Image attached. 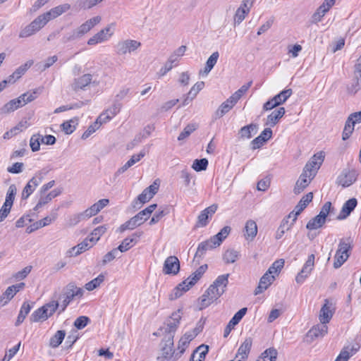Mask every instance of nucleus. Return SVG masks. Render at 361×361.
Masks as SVG:
<instances>
[{"label":"nucleus","instance_id":"57","mask_svg":"<svg viewBox=\"0 0 361 361\" xmlns=\"http://www.w3.org/2000/svg\"><path fill=\"white\" fill-rule=\"evenodd\" d=\"M252 82L250 81L247 84L243 85L240 89L235 92L231 97L236 102L241 98V97L248 90L252 85Z\"/></svg>","mask_w":361,"mask_h":361},{"label":"nucleus","instance_id":"55","mask_svg":"<svg viewBox=\"0 0 361 361\" xmlns=\"http://www.w3.org/2000/svg\"><path fill=\"white\" fill-rule=\"evenodd\" d=\"M104 276L102 274H100L97 278L92 279L90 282L87 283L85 286V288L87 290H93L100 286V284L104 281Z\"/></svg>","mask_w":361,"mask_h":361},{"label":"nucleus","instance_id":"38","mask_svg":"<svg viewBox=\"0 0 361 361\" xmlns=\"http://www.w3.org/2000/svg\"><path fill=\"white\" fill-rule=\"evenodd\" d=\"M108 199H102L86 209L90 217L96 215L109 204Z\"/></svg>","mask_w":361,"mask_h":361},{"label":"nucleus","instance_id":"4","mask_svg":"<svg viewBox=\"0 0 361 361\" xmlns=\"http://www.w3.org/2000/svg\"><path fill=\"white\" fill-rule=\"evenodd\" d=\"M351 238H341L334 256V267L340 268L349 258L353 249Z\"/></svg>","mask_w":361,"mask_h":361},{"label":"nucleus","instance_id":"22","mask_svg":"<svg viewBox=\"0 0 361 361\" xmlns=\"http://www.w3.org/2000/svg\"><path fill=\"white\" fill-rule=\"evenodd\" d=\"M252 344V339L250 337L245 338L244 342L239 347L234 361H243L247 359Z\"/></svg>","mask_w":361,"mask_h":361},{"label":"nucleus","instance_id":"7","mask_svg":"<svg viewBox=\"0 0 361 361\" xmlns=\"http://www.w3.org/2000/svg\"><path fill=\"white\" fill-rule=\"evenodd\" d=\"M331 317H321L320 324L313 326L306 334L304 341L311 343L314 340L323 337L327 334L326 324L330 322Z\"/></svg>","mask_w":361,"mask_h":361},{"label":"nucleus","instance_id":"25","mask_svg":"<svg viewBox=\"0 0 361 361\" xmlns=\"http://www.w3.org/2000/svg\"><path fill=\"white\" fill-rule=\"evenodd\" d=\"M357 204V201L355 198H351L347 200L343 205L341 211L337 219L339 220H343L346 219L350 213L354 210L355 207Z\"/></svg>","mask_w":361,"mask_h":361},{"label":"nucleus","instance_id":"62","mask_svg":"<svg viewBox=\"0 0 361 361\" xmlns=\"http://www.w3.org/2000/svg\"><path fill=\"white\" fill-rule=\"evenodd\" d=\"M113 107L111 106L106 112L102 114L97 118V121L101 125L103 123H106L116 115H112Z\"/></svg>","mask_w":361,"mask_h":361},{"label":"nucleus","instance_id":"10","mask_svg":"<svg viewBox=\"0 0 361 361\" xmlns=\"http://www.w3.org/2000/svg\"><path fill=\"white\" fill-rule=\"evenodd\" d=\"M141 47V43L134 39H125L118 42L116 44V53L118 55H125L137 50Z\"/></svg>","mask_w":361,"mask_h":361},{"label":"nucleus","instance_id":"39","mask_svg":"<svg viewBox=\"0 0 361 361\" xmlns=\"http://www.w3.org/2000/svg\"><path fill=\"white\" fill-rule=\"evenodd\" d=\"M257 125L251 123L240 128L239 134L242 138L250 139L257 132Z\"/></svg>","mask_w":361,"mask_h":361},{"label":"nucleus","instance_id":"20","mask_svg":"<svg viewBox=\"0 0 361 361\" xmlns=\"http://www.w3.org/2000/svg\"><path fill=\"white\" fill-rule=\"evenodd\" d=\"M217 208V204H214L202 210L197 217L196 226H206L208 224V219L212 216V215L216 212Z\"/></svg>","mask_w":361,"mask_h":361},{"label":"nucleus","instance_id":"28","mask_svg":"<svg viewBox=\"0 0 361 361\" xmlns=\"http://www.w3.org/2000/svg\"><path fill=\"white\" fill-rule=\"evenodd\" d=\"M57 214H53L51 216H46L44 219L35 222L33 224H32L30 226L27 227L26 229V232L27 233H31L32 232L44 227L46 226L49 225L52 221H54L56 219Z\"/></svg>","mask_w":361,"mask_h":361},{"label":"nucleus","instance_id":"59","mask_svg":"<svg viewBox=\"0 0 361 361\" xmlns=\"http://www.w3.org/2000/svg\"><path fill=\"white\" fill-rule=\"evenodd\" d=\"M243 317H232L228 324L226 325L224 332V337L226 338L228 336L230 333L233 329H234L235 326L240 322Z\"/></svg>","mask_w":361,"mask_h":361},{"label":"nucleus","instance_id":"37","mask_svg":"<svg viewBox=\"0 0 361 361\" xmlns=\"http://www.w3.org/2000/svg\"><path fill=\"white\" fill-rule=\"evenodd\" d=\"M204 87V82L203 81L196 82L189 91L187 97L183 102V106H185L189 103V101H192L198 94V92L203 89Z\"/></svg>","mask_w":361,"mask_h":361},{"label":"nucleus","instance_id":"46","mask_svg":"<svg viewBox=\"0 0 361 361\" xmlns=\"http://www.w3.org/2000/svg\"><path fill=\"white\" fill-rule=\"evenodd\" d=\"M293 94L291 89H286L281 91L273 98L277 105L283 104Z\"/></svg>","mask_w":361,"mask_h":361},{"label":"nucleus","instance_id":"17","mask_svg":"<svg viewBox=\"0 0 361 361\" xmlns=\"http://www.w3.org/2000/svg\"><path fill=\"white\" fill-rule=\"evenodd\" d=\"M360 345L357 343L345 345L341 350L335 361H348L360 349Z\"/></svg>","mask_w":361,"mask_h":361},{"label":"nucleus","instance_id":"14","mask_svg":"<svg viewBox=\"0 0 361 361\" xmlns=\"http://www.w3.org/2000/svg\"><path fill=\"white\" fill-rule=\"evenodd\" d=\"M357 175V171L354 169H344L338 176L337 183L344 188L348 187L355 182Z\"/></svg>","mask_w":361,"mask_h":361},{"label":"nucleus","instance_id":"24","mask_svg":"<svg viewBox=\"0 0 361 361\" xmlns=\"http://www.w3.org/2000/svg\"><path fill=\"white\" fill-rule=\"evenodd\" d=\"M62 188H55L54 190H51L50 192L46 195H40V198L36 204V206L34 208V210L37 211L40 207L42 206L47 204L49 202L52 200V199L58 197L60 195L62 192Z\"/></svg>","mask_w":361,"mask_h":361},{"label":"nucleus","instance_id":"8","mask_svg":"<svg viewBox=\"0 0 361 361\" xmlns=\"http://www.w3.org/2000/svg\"><path fill=\"white\" fill-rule=\"evenodd\" d=\"M324 153L319 152L314 154L305 164L303 171L309 173L310 180L316 176L318 170L324 160Z\"/></svg>","mask_w":361,"mask_h":361},{"label":"nucleus","instance_id":"29","mask_svg":"<svg viewBox=\"0 0 361 361\" xmlns=\"http://www.w3.org/2000/svg\"><path fill=\"white\" fill-rule=\"evenodd\" d=\"M92 80V75L90 73L84 74L81 77L74 80V82L72 84V88L74 91L83 90L91 83Z\"/></svg>","mask_w":361,"mask_h":361},{"label":"nucleus","instance_id":"6","mask_svg":"<svg viewBox=\"0 0 361 361\" xmlns=\"http://www.w3.org/2000/svg\"><path fill=\"white\" fill-rule=\"evenodd\" d=\"M202 276V274L195 271L173 289V292L169 295V299L173 300L180 297L183 293L188 291L191 287H192Z\"/></svg>","mask_w":361,"mask_h":361},{"label":"nucleus","instance_id":"58","mask_svg":"<svg viewBox=\"0 0 361 361\" xmlns=\"http://www.w3.org/2000/svg\"><path fill=\"white\" fill-rule=\"evenodd\" d=\"M208 166V160L205 158L200 159H195L193 161L192 168L196 171H202L207 169Z\"/></svg>","mask_w":361,"mask_h":361},{"label":"nucleus","instance_id":"35","mask_svg":"<svg viewBox=\"0 0 361 361\" xmlns=\"http://www.w3.org/2000/svg\"><path fill=\"white\" fill-rule=\"evenodd\" d=\"M237 102L231 99V97H230L228 99H227L226 101L223 102L219 108L216 110L215 112L216 118H221L225 114L228 112L236 104Z\"/></svg>","mask_w":361,"mask_h":361},{"label":"nucleus","instance_id":"2","mask_svg":"<svg viewBox=\"0 0 361 361\" xmlns=\"http://www.w3.org/2000/svg\"><path fill=\"white\" fill-rule=\"evenodd\" d=\"M229 274L219 276L204 293L197 300L195 309L202 310L216 301L226 290Z\"/></svg>","mask_w":361,"mask_h":361},{"label":"nucleus","instance_id":"19","mask_svg":"<svg viewBox=\"0 0 361 361\" xmlns=\"http://www.w3.org/2000/svg\"><path fill=\"white\" fill-rule=\"evenodd\" d=\"M335 1L336 0H325L312 16V23H317L320 22L326 13L334 5Z\"/></svg>","mask_w":361,"mask_h":361},{"label":"nucleus","instance_id":"53","mask_svg":"<svg viewBox=\"0 0 361 361\" xmlns=\"http://www.w3.org/2000/svg\"><path fill=\"white\" fill-rule=\"evenodd\" d=\"M335 308L329 300L326 299L325 302L320 310L319 316H333L335 313Z\"/></svg>","mask_w":361,"mask_h":361},{"label":"nucleus","instance_id":"33","mask_svg":"<svg viewBox=\"0 0 361 361\" xmlns=\"http://www.w3.org/2000/svg\"><path fill=\"white\" fill-rule=\"evenodd\" d=\"M257 233V226L254 220H248L245 226V238L247 240H252Z\"/></svg>","mask_w":361,"mask_h":361},{"label":"nucleus","instance_id":"44","mask_svg":"<svg viewBox=\"0 0 361 361\" xmlns=\"http://www.w3.org/2000/svg\"><path fill=\"white\" fill-rule=\"evenodd\" d=\"M78 125V118H75L69 121L63 122L61 125L62 130L67 135H70L74 132Z\"/></svg>","mask_w":361,"mask_h":361},{"label":"nucleus","instance_id":"41","mask_svg":"<svg viewBox=\"0 0 361 361\" xmlns=\"http://www.w3.org/2000/svg\"><path fill=\"white\" fill-rule=\"evenodd\" d=\"M66 336V331L63 330H59L56 334L50 338L49 345L51 348H57L63 342Z\"/></svg>","mask_w":361,"mask_h":361},{"label":"nucleus","instance_id":"47","mask_svg":"<svg viewBox=\"0 0 361 361\" xmlns=\"http://www.w3.org/2000/svg\"><path fill=\"white\" fill-rule=\"evenodd\" d=\"M238 251L233 249L227 250L223 256V259L226 264L234 263L239 257Z\"/></svg>","mask_w":361,"mask_h":361},{"label":"nucleus","instance_id":"42","mask_svg":"<svg viewBox=\"0 0 361 361\" xmlns=\"http://www.w3.org/2000/svg\"><path fill=\"white\" fill-rule=\"evenodd\" d=\"M325 222L326 220L318 214L307 222L306 228L309 230H315L321 228Z\"/></svg>","mask_w":361,"mask_h":361},{"label":"nucleus","instance_id":"18","mask_svg":"<svg viewBox=\"0 0 361 361\" xmlns=\"http://www.w3.org/2000/svg\"><path fill=\"white\" fill-rule=\"evenodd\" d=\"M159 186V185L157 183V181H154L152 185L145 188L140 195H138L137 200L135 201V204H137L139 202L140 204H142L149 201L157 192Z\"/></svg>","mask_w":361,"mask_h":361},{"label":"nucleus","instance_id":"43","mask_svg":"<svg viewBox=\"0 0 361 361\" xmlns=\"http://www.w3.org/2000/svg\"><path fill=\"white\" fill-rule=\"evenodd\" d=\"M106 230L107 226L106 225L99 226L94 228L89 236L91 242L93 244L96 243L100 239L101 236L106 233Z\"/></svg>","mask_w":361,"mask_h":361},{"label":"nucleus","instance_id":"11","mask_svg":"<svg viewBox=\"0 0 361 361\" xmlns=\"http://www.w3.org/2000/svg\"><path fill=\"white\" fill-rule=\"evenodd\" d=\"M361 122V111L351 114L345 124L342 134L343 140L348 139L354 130V126L356 123Z\"/></svg>","mask_w":361,"mask_h":361},{"label":"nucleus","instance_id":"40","mask_svg":"<svg viewBox=\"0 0 361 361\" xmlns=\"http://www.w3.org/2000/svg\"><path fill=\"white\" fill-rule=\"evenodd\" d=\"M231 230L230 226H224L217 234L211 238L214 241L213 243L216 245L217 247L219 246L223 240L228 235Z\"/></svg>","mask_w":361,"mask_h":361},{"label":"nucleus","instance_id":"36","mask_svg":"<svg viewBox=\"0 0 361 361\" xmlns=\"http://www.w3.org/2000/svg\"><path fill=\"white\" fill-rule=\"evenodd\" d=\"M90 218V217L85 209L82 212L70 215L67 219V225L68 226H74L80 221L87 220Z\"/></svg>","mask_w":361,"mask_h":361},{"label":"nucleus","instance_id":"5","mask_svg":"<svg viewBox=\"0 0 361 361\" xmlns=\"http://www.w3.org/2000/svg\"><path fill=\"white\" fill-rule=\"evenodd\" d=\"M83 293L84 290L81 288L77 287L73 283H68L64 288L63 293L57 298L61 307L59 314L64 311L72 300L80 298Z\"/></svg>","mask_w":361,"mask_h":361},{"label":"nucleus","instance_id":"54","mask_svg":"<svg viewBox=\"0 0 361 361\" xmlns=\"http://www.w3.org/2000/svg\"><path fill=\"white\" fill-rule=\"evenodd\" d=\"M139 226H140V224L133 216L122 224L118 229L120 232H123L126 230H133Z\"/></svg>","mask_w":361,"mask_h":361},{"label":"nucleus","instance_id":"51","mask_svg":"<svg viewBox=\"0 0 361 361\" xmlns=\"http://www.w3.org/2000/svg\"><path fill=\"white\" fill-rule=\"evenodd\" d=\"M48 22L49 20H47L44 13H43L42 15H40L37 18H35L30 23V25L33 27V29H35V32H37L42 27H43Z\"/></svg>","mask_w":361,"mask_h":361},{"label":"nucleus","instance_id":"3","mask_svg":"<svg viewBox=\"0 0 361 361\" xmlns=\"http://www.w3.org/2000/svg\"><path fill=\"white\" fill-rule=\"evenodd\" d=\"M101 20V17L97 16L86 20L78 27L65 35L62 39V42L63 43H67L71 41L80 39L85 34L90 32L96 25L99 23Z\"/></svg>","mask_w":361,"mask_h":361},{"label":"nucleus","instance_id":"56","mask_svg":"<svg viewBox=\"0 0 361 361\" xmlns=\"http://www.w3.org/2000/svg\"><path fill=\"white\" fill-rule=\"evenodd\" d=\"M42 143V135L39 133L33 135L30 140V146L32 152H37L40 149Z\"/></svg>","mask_w":361,"mask_h":361},{"label":"nucleus","instance_id":"48","mask_svg":"<svg viewBox=\"0 0 361 361\" xmlns=\"http://www.w3.org/2000/svg\"><path fill=\"white\" fill-rule=\"evenodd\" d=\"M249 12L250 10L246 8H243V6L240 5V6L236 10L234 16V25L235 26L240 24Z\"/></svg>","mask_w":361,"mask_h":361},{"label":"nucleus","instance_id":"63","mask_svg":"<svg viewBox=\"0 0 361 361\" xmlns=\"http://www.w3.org/2000/svg\"><path fill=\"white\" fill-rule=\"evenodd\" d=\"M188 338L181 337L178 341V348L176 350V354L178 358L185 352L186 348L188 346L190 342L187 341Z\"/></svg>","mask_w":361,"mask_h":361},{"label":"nucleus","instance_id":"45","mask_svg":"<svg viewBox=\"0 0 361 361\" xmlns=\"http://www.w3.org/2000/svg\"><path fill=\"white\" fill-rule=\"evenodd\" d=\"M277 354V350L274 348L267 349L257 361H275Z\"/></svg>","mask_w":361,"mask_h":361},{"label":"nucleus","instance_id":"9","mask_svg":"<svg viewBox=\"0 0 361 361\" xmlns=\"http://www.w3.org/2000/svg\"><path fill=\"white\" fill-rule=\"evenodd\" d=\"M46 172L43 171H37L35 176L28 181L22 192V199H27L42 183Z\"/></svg>","mask_w":361,"mask_h":361},{"label":"nucleus","instance_id":"60","mask_svg":"<svg viewBox=\"0 0 361 361\" xmlns=\"http://www.w3.org/2000/svg\"><path fill=\"white\" fill-rule=\"evenodd\" d=\"M16 187L14 184H12L9 186L6 193V197L4 203H7L8 204L11 206L13 205L15 196L16 194Z\"/></svg>","mask_w":361,"mask_h":361},{"label":"nucleus","instance_id":"52","mask_svg":"<svg viewBox=\"0 0 361 361\" xmlns=\"http://www.w3.org/2000/svg\"><path fill=\"white\" fill-rule=\"evenodd\" d=\"M284 260L281 259L275 261L266 271L270 275H278L284 266Z\"/></svg>","mask_w":361,"mask_h":361},{"label":"nucleus","instance_id":"34","mask_svg":"<svg viewBox=\"0 0 361 361\" xmlns=\"http://www.w3.org/2000/svg\"><path fill=\"white\" fill-rule=\"evenodd\" d=\"M310 180H311L309 178V173L303 171L295 183L293 190L295 194H299L302 192L303 190L309 185Z\"/></svg>","mask_w":361,"mask_h":361},{"label":"nucleus","instance_id":"64","mask_svg":"<svg viewBox=\"0 0 361 361\" xmlns=\"http://www.w3.org/2000/svg\"><path fill=\"white\" fill-rule=\"evenodd\" d=\"M16 106L14 101L11 100L6 104H4L0 109V113L2 114H10L16 110Z\"/></svg>","mask_w":361,"mask_h":361},{"label":"nucleus","instance_id":"30","mask_svg":"<svg viewBox=\"0 0 361 361\" xmlns=\"http://www.w3.org/2000/svg\"><path fill=\"white\" fill-rule=\"evenodd\" d=\"M313 194L312 192H308L304 195L297 205L295 207V214L293 221H295L298 216L306 208L308 204L312 200Z\"/></svg>","mask_w":361,"mask_h":361},{"label":"nucleus","instance_id":"26","mask_svg":"<svg viewBox=\"0 0 361 361\" xmlns=\"http://www.w3.org/2000/svg\"><path fill=\"white\" fill-rule=\"evenodd\" d=\"M275 280L274 275L265 273L260 279L258 286L255 288V294L258 295L267 290Z\"/></svg>","mask_w":361,"mask_h":361},{"label":"nucleus","instance_id":"49","mask_svg":"<svg viewBox=\"0 0 361 361\" xmlns=\"http://www.w3.org/2000/svg\"><path fill=\"white\" fill-rule=\"evenodd\" d=\"M15 290L11 286L8 287L1 296H0V307L7 304L16 295Z\"/></svg>","mask_w":361,"mask_h":361},{"label":"nucleus","instance_id":"32","mask_svg":"<svg viewBox=\"0 0 361 361\" xmlns=\"http://www.w3.org/2000/svg\"><path fill=\"white\" fill-rule=\"evenodd\" d=\"M286 113L284 107H279L276 110L272 111L267 118L265 123L266 126H274L281 118Z\"/></svg>","mask_w":361,"mask_h":361},{"label":"nucleus","instance_id":"1","mask_svg":"<svg viewBox=\"0 0 361 361\" xmlns=\"http://www.w3.org/2000/svg\"><path fill=\"white\" fill-rule=\"evenodd\" d=\"M180 319L169 317L160 326V331L166 333L161 343V355L157 357L160 361H176L178 359L176 350H173V338L180 324Z\"/></svg>","mask_w":361,"mask_h":361},{"label":"nucleus","instance_id":"27","mask_svg":"<svg viewBox=\"0 0 361 361\" xmlns=\"http://www.w3.org/2000/svg\"><path fill=\"white\" fill-rule=\"evenodd\" d=\"M213 242L210 238L209 240L200 243L195 255L194 260L199 261L207 250L216 247V245H214Z\"/></svg>","mask_w":361,"mask_h":361},{"label":"nucleus","instance_id":"13","mask_svg":"<svg viewBox=\"0 0 361 361\" xmlns=\"http://www.w3.org/2000/svg\"><path fill=\"white\" fill-rule=\"evenodd\" d=\"M314 259L315 256L314 254H311L308 256V258L303 265L301 271L295 277V281L298 283H302L311 274L314 267Z\"/></svg>","mask_w":361,"mask_h":361},{"label":"nucleus","instance_id":"50","mask_svg":"<svg viewBox=\"0 0 361 361\" xmlns=\"http://www.w3.org/2000/svg\"><path fill=\"white\" fill-rule=\"evenodd\" d=\"M361 89V74L355 72V78L352 84L348 87V91L350 94H355Z\"/></svg>","mask_w":361,"mask_h":361},{"label":"nucleus","instance_id":"21","mask_svg":"<svg viewBox=\"0 0 361 361\" xmlns=\"http://www.w3.org/2000/svg\"><path fill=\"white\" fill-rule=\"evenodd\" d=\"M130 88L123 87L115 95L114 100L112 104L113 110L112 115H116L122 107L121 101L123 100L130 93Z\"/></svg>","mask_w":361,"mask_h":361},{"label":"nucleus","instance_id":"15","mask_svg":"<svg viewBox=\"0 0 361 361\" xmlns=\"http://www.w3.org/2000/svg\"><path fill=\"white\" fill-rule=\"evenodd\" d=\"M58 308L61 310L58 300H52L35 310L32 316H51Z\"/></svg>","mask_w":361,"mask_h":361},{"label":"nucleus","instance_id":"12","mask_svg":"<svg viewBox=\"0 0 361 361\" xmlns=\"http://www.w3.org/2000/svg\"><path fill=\"white\" fill-rule=\"evenodd\" d=\"M115 26V23H112L108 25L105 28L101 30L87 41L88 45H95L99 43L108 40L112 35L113 32H110L111 28Z\"/></svg>","mask_w":361,"mask_h":361},{"label":"nucleus","instance_id":"16","mask_svg":"<svg viewBox=\"0 0 361 361\" xmlns=\"http://www.w3.org/2000/svg\"><path fill=\"white\" fill-rule=\"evenodd\" d=\"M180 270V262L177 257L169 256L164 263L163 272L165 274L176 275Z\"/></svg>","mask_w":361,"mask_h":361},{"label":"nucleus","instance_id":"31","mask_svg":"<svg viewBox=\"0 0 361 361\" xmlns=\"http://www.w3.org/2000/svg\"><path fill=\"white\" fill-rule=\"evenodd\" d=\"M71 8V5L68 4H64L59 6H57L47 13H44L45 16L47 20L49 21L51 19H54L58 16H61L63 13L66 12Z\"/></svg>","mask_w":361,"mask_h":361},{"label":"nucleus","instance_id":"23","mask_svg":"<svg viewBox=\"0 0 361 361\" xmlns=\"http://www.w3.org/2000/svg\"><path fill=\"white\" fill-rule=\"evenodd\" d=\"M142 233L141 231L133 233L131 237L125 238L116 249L121 252L128 251L137 243V239L142 236Z\"/></svg>","mask_w":361,"mask_h":361},{"label":"nucleus","instance_id":"61","mask_svg":"<svg viewBox=\"0 0 361 361\" xmlns=\"http://www.w3.org/2000/svg\"><path fill=\"white\" fill-rule=\"evenodd\" d=\"M196 129V126L195 124H189L179 134L178 137V140L179 141H183L186 139Z\"/></svg>","mask_w":361,"mask_h":361}]
</instances>
